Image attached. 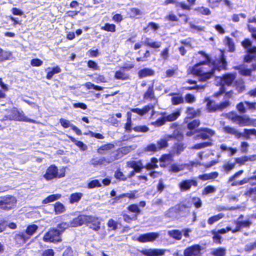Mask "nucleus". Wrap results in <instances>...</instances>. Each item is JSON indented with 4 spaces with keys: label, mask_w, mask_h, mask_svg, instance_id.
Wrapping results in <instances>:
<instances>
[{
    "label": "nucleus",
    "mask_w": 256,
    "mask_h": 256,
    "mask_svg": "<svg viewBox=\"0 0 256 256\" xmlns=\"http://www.w3.org/2000/svg\"><path fill=\"white\" fill-rule=\"evenodd\" d=\"M198 53L203 55L206 60L194 65L192 70V73L198 76L200 81H206L212 78L216 70L220 71L226 68L227 62L222 52L220 58L216 60L212 63L209 56L204 52L200 51Z\"/></svg>",
    "instance_id": "obj_1"
},
{
    "label": "nucleus",
    "mask_w": 256,
    "mask_h": 256,
    "mask_svg": "<svg viewBox=\"0 0 256 256\" xmlns=\"http://www.w3.org/2000/svg\"><path fill=\"white\" fill-rule=\"evenodd\" d=\"M144 99L153 100L155 101L154 104H150L148 106H145L142 109L138 108H132L131 112L138 114L142 116L147 114L150 110H152L151 116L153 117L155 111L154 110V108L157 103V100L154 96V90L153 86H149L147 91L145 92L144 96Z\"/></svg>",
    "instance_id": "obj_2"
},
{
    "label": "nucleus",
    "mask_w": 256,
    "mask_h": 256,
    "mask_svg": "<svg viewBox=\"0 0 256 256\" xmlns=\"http://www.w3.org/2000/svg\"><path fill=\"white\" fill-rule=\"evenodd\" d=\"M65 176V168L60 169V172L58 173V168L54 164L50 166L46 170L44 177L48 180L55 178H60Z\"/></svg>",
    "instance_id": "obj_3"
},
{
    "label": "nucleus",
    "mask_w": 256,
    "mask_h": 256,
    "mask_svg": "<svg viewBox=\"0 0 256 256\" xmlns=\"http://www.w3.org/2000/svg\"><path fill=\"white\" fill-rule=\"evenodd\" d=\"M242 44L246 49L248 53L244 56V60L246 62H250L255 57L254 54L256 53V46L252 47V42L248 39H245Z\"/></svg>",
    "instance_id": "obj_4"
},
{
    "label": "nucleus",
    "mask_w": 256,
    "mask_h": 256,
    "mask_svg": "<svg viewBox=\"0 0 256 256\" xmlns=\"http://www.w3.org/2000/svg\"><path fill=\"white\" fill-rule=\"evenodd\" d=\"M16 200L14 196H8L0 197V208L4 210L12 209L16 204Z\"/></svg>",
    "instance_id": "obj_5"
},
{
    "label": "nucleus",
    "mask_w": 256,
    "mask_h": 256,
    "mask_svg": "<svg viewBox=\"0 0 256 256\" xmlns=\"http://www.w3.org/2000/svg\"><path fill=\"white\" fill-rule=\"evenodd\" d=\"M60 232L56 229H52L44 236L43 240L46 242H58L62 240Z\"/></svg>",
    "instance_id": "obj_6"
},
{
    "label": "nucleus",
    "mask_w": 256,
    "mask_h": 256,
    "mask_svg": "<svg viewBox=\"0 0 256 256\" xmlns=\"http://www.w3.org/2000/svg\"><path fill=\"white\" fill-rule=\"evenodd\" d=\"M236 73H228L223 76L222 77H216V80L217 84L222 85L230 86L236 79Z\"/></svg>",
    "instance_id": "obj_7"
},
{
    "label": "nucleus",
    "mask_w": 256,
    "mask_h": 256,
    "mask_svg": "<svg viewBox=\"0 0 256 256\" xmlns=\"http://www.w3.org/2000/svg\"><path fill=\"white\" fill-rule=\"evenodd\" d=\"M101 224V220L98 217L86 216V224L88 225L89 228L92 229L98 232L100 230Z\"/></svg>",
    "instance_id": "obj_8"
},
{
    "label": "nucleus",
    "mask_w": 256,
    "mask_h": 256,
    "mask_svg": "<svg viewBox=\"0 0 256 256\" xmlns=\"http://www.w3.org/2000/svg\"><path fill=\"white\" fill-rule=\"evenodd\" d=\"M197 131L198 134L194 137L195 140H198L199 138L210 140V138L215 134L214 130L208 128H200L198 129Z\"/></svg>",
    "instance_id": "obj_9"
},
{
    "label": "nucleus",
    "mask_w": 256,
    "mask_h": 256,
    "mask_svg": "<svg viewBox=\"0 0 256 256\" xmlns=\"http://www.w3.org/2000/svg\"><path fill=\"white\" fill-rule=\"evenodd\" d=\"M202 248L199 244H194L186 248L184 251V256H202Z\"/></svg>",
    "instance_id": "obj_10"
},
{
    "label": "nucleus",
    "mask_w": 256,
    "mask_h": 256,
    "mask_svg": "<svg viewBox=\"0 0 256 256\" xmlns=\"http://www.w3.org/2000/svg\"><path fill=\"white\" fill-rule=\"evenodd\" d=\"M126 166L128 168L134 169L128 176V178H132L134 176L135 172H140L143 168L142 164L140 161H128L126 162Z\"/></svg>",
    "instance_id": "obj_11"
},
{
    "label": "nucleus",
    "mask_w": 256,
    "mask_h": 256,
    "mask_svg": "<svg viewBox=\"0 0 256 256\" xmlns=\"http://www.w3.org/2000/svg\"><path fill=\"white\" fill-rule=\"evenodd\" d=\"M116 158L114 156H108L107 157L102 156L100 158H93L91 160V164L94 166L98 165H104L106 166L114 161Z\"/></svg>",
    "instance_id": "obj_12"
},
{
    "label": "nucleus",
    "mask_w": 256,
    "mask_h": 256,
    "mask_svg": "<svg viewBox=\"0 0 256 256\" xmlns=\"http://www.w3.org/2000/svg\"><path fill=\"white\" fill-rule=\"evenodd\" d=\"M180 112L172 113L166 116H163L162 118L158 119L156 122H152V124L157 126H160L164 125L166 120L170 122L175 120L180 116Z\"/></svg>",
    "instance_id": "obj_13"
},
{
    "label": "nucleus",
    "mask_w": 256,
    "mask_h": 256,
    "mask_svg": "<svg viewBox=\"0 0 256 256\" xmlns=\"http://www.w3.org/2000/svg\"><path fill=\"white\" fill-rule=\"evenodd\" d=\"M178 186L181 191H186L190 190L192 186H197L198 182L194 179L186 180L180 182Z\"/></svg>",
    "instance_id": "obj_14"
},
{
    "label": "nucleus",
    "mask_w": 256,
    "mask_h": 256,
    "mask_svg": "<svg viewBox=\"0 0 256 256\" xmlns=\"http://www.w3.org/2000/svg\"><path fill=\"white\" fill-rule=\"evenodd\" d=\"M159 236L158 232H149L140 235L138 240L140 242H152Z\"/></svg>",
    "instance_id": "obj_15"
},
{
    "label": "nucleus",
    "mask_w": 256,
    "mask_h": 256,
    "mask_svg": "<svg viewBox=\"0 0 256 256\" xmlns=\"http://www.w3.org/2000/svg\"><path fill=\"white\" fill-rule=\"evenodd\" d=\"M166 250L157 248L144 249L140 252L146 256H162L164 255Z\"/></svg>",
    "instance_id": "obj_16"
},
{
    "label": "nucleus",
    "mask_w": 256,
    "mask_h": 256,
    "mask_svg": "<svg viewBox=\"0 0 256 256\" xmlns=\"http://www.w3.org/2000/svg\"><path fill=\"white\" fill-rule=\"evenodd\" d=\"M176 133H178V132L175 131L172 135H166L164 138L158 141L156 146L158 148V150L168 147V142L170 138H177L175 134Z\"/></svg>",
    "instance_id": "obj_17"
},
{
    "label": "nucleus",
    "mask_w": 256,
    "mask_h": 256,
    "mask_svg": "<svg viewBox=\"0 0 256 256\" xmlns=\"http://www.w3.org/2000/svg\"><path fill=\"white\" fill-rule=\"evenodd\" d=\"M14 120L18 121L28 122L32 123H35L36 120L28 118L24 114L22 111L18 110H14Z\"/></svg>",
    "instance_id": "obj_18"
},
{
    "label": "nucleus",
    "mask_w": 256,
    "mask_h": 256,
    "mask_svg": "<svg viewBox=\"0 0 256 256\" xmlns=\"http://www.w3.org/2000/svg\"><path fill=\"white\" fill-rule=\"evenodd\" d=\"M222 130L225 134L234 135L238 138H240L242 136V132H239L238 130L233 127L224 126L222 128Z\"/></svg>",
    "instance_id": "obj_19"
},
{
    "label": "nucleus",
    "mask_w": 256,
    "mask_h": 256,
    "mask_svg": "<svg viewBox=\"0 0 256 256\" xmlns=\"http://www.w3.org/2000/svg\"><path fill=\"white\" fill-rule=\"evenodd\" d=\"M234 224H236V228L232 230V233H236L237 232H238L242 228H249L252 224V222L249 220L242 221L236 220L234 222Z\"/></svg>",
    "instance_id": "obj_20"
},
{
    "label": "nucleus",
    "mask_w": 256,
    "mask_h": 256,
    "mask_svg": "<svg viewBox=\"0 0 256 256\" xmlns=\"http://www.w3.org/2000/svg\"><path fill=\"white\" fill-rule=\"evenodd\" d=\"M86 216H80L70 222V227H76L86 224Z\"/></svg>",
    "instance_id": "obj_21"
},
{
    "label": "nucleus",
    "mask_w": 256,
    "mask_h": 256,
    "mask_svg": "<svg viewBox=\"0 0 256 256\" xmlns=\"http://www.w3.org/2000/svg\"><path fill=\"white\" fill-rule=\"evenodd\" d=\"M169 96H172V103L174 105H178L184 102V99L182 96L178 94L170 93Z\"/></svg>",
    "instance_id": "obj_22"
},
{
    "label": "nucleus",
    "mask_w": 256,
    "mask_h": 256,
    "mask_svg": "<svg viewBox=\"0 0 256 256\" xmlns=\"http://www.w3.org/2000/svg\"><path fill=\"white\" fill-rule=\"evenodd\" d=\"M154 74V71L151 68H144L138 72V76L140 78L150 76Z\"/></svg>",
    "instance_id": "obj_23"
},
{
    "label": "nucleus",
    "mask_w": 256,
    "mask_h": 256,
    "mask_svg": "<svg viewBox=\"0 0 256 256\" xmlns=\"http://www.w3.org/2000/svg\"><path fill=\"white\" fill-rule=\"evenodd\" d=\"M178 208L176 206H174L167 210L165 212L164 216L166 218H174L178 217Z\"/></svg>",
    "instance_id": "obj_24"
},
{
    "label": "nucleus",
    "mask_w": 256,
    "mask_h": 256,
    "mask_svg": "<svg viewBox=\"0 0 256 256\" xmlns=\"http://www.w3.org/2000/svg\"><path fill=\"white\" fill-rule=\"evenodd\" d=\"M29 239V236L24 232H20L15 236L16 242L20 244H24Z\"/></svg>",
    "instance_id": "obj_25"
},
{
    "label": "nucleus",
    "mask_w": 256,
    "mask_h": 256,
    "mask_svg": "<svg viewBox=\"0 0 256 256\" xmlns=\"http://www.w3.org/2000/svg\"><path fill=\"white\" fill-rule=\"evenodd\" d=\"M114 146V144H104L98 149L97 152L100 154H106L108 150L112 149Z\"/></svg>",
    "instance_id": "obj_26"
},
{
    "label": "nucleus",
    "mask_w": 256,
    "mask_h": 256,
    "mask_svg": "<svg viewBox=\"0 0 256 256\" xmlns=\"http://www.w3.org/2000/svg\"><path fill=\"white\" fill-rule=\"evenodd\" d=\"M144 44L152 48H158L160 47L162 43L160 42H154L150 38H146Z\"/></svg>",
    "instance_id": "obj_27"
},
{
    "label": "nucleus",
    "mask_w": 256,
    "mask_h": 256,
    "mask_svg": "<svg viewBox=\"0 0 256 256\" xmlns=\"http://www.w3.org/2000/svg\"><path fill=\"white\" fill-rule=\"evenodd\" d=\"M12 56V52L4 50L0 48V62L10 60Z\"/></svg>",
    "instance_id": "obj_28"
},
{
    "label": "nucleus",
    "mask_w": 256,
    "mask_h": 256,
    "mask_svg": "<svg viewBox=\"0 0 256 256\" xmlns=\"http://www.w3.org/2000/svg\"><path fill=\"white\" fill-rule=\"evenodd\" d=\"M168 234L170 236L177 240H180L182 238V232L178 230H168Z\"/></svg>",
    "instance_id": "obj_29"
},
{
    "label": "nucleus",
    "mask_w": 256,
    "mask_h": 256,
    "mask_svg": "<svg viewBox=\"0 0 256 256\" xmlns=\"http://www.w3.org/2000/svg\"><path fill=\"white\" fill-rule=\"evenodd\" d=\"M244 194L252 200H256V187L248 188Z\"/></svg>",
    "instance_id": "obj_30"
},
{
    "label": "nucleus",
    "mask_w": 256,
    "mask_h": 256,
    "mask_svg": "<svg viewBox=\"0 0 256 256\" xmlns=\"http://www.w3.org/2000/svg\"><path fill=\"white\" fill-rule=\"evenodd\" d=\"M184 164H173L169 168V171L172 172H178L184 168Z\"/></svg>",
    "instance_id": "obj_31"
},
{
    "label": "nucleus",
    "mask_w": 256,
    "mask_h": 256,
    "mask_svg": "<svg viewBox=\"0 0 256 256\" xmlns=\"http://www.w3.org/2000/svg\"><path fill=\"white\" fill-rule=\"evenodd\" d=\"M61 197L60 194H54L49 196L42 200V204H46L60 199Z\"/></svg>",
    "instance_id": "obj_32"
},
{
    "label": "nucleus",
    "mask_w": 256,
    "mask_h": 256,
    "mask_svg": "<svg viewBox=\"0 0 256 256\" xmlns=\"http://www.w3.org/2000/svg\"><path fill=\"white\" fill-rule=\"evenodd\" d=\"M186 112L188 118H192L200 115V111L198 110H196L194 108H188Z\"/></svg>",
    "instance_id": "obj_33"
},
{
    "label": "nucleus",
    "mask_w": 256,
    "mask_h": 256,
    "mask_svg": "<svg viewBox=\"0 0 256 256\" xmlns=\"http://www.w3.org/2000/svg\"><path fill=\"white\" fill-rule=\"evenodd\" d=\"M83 194L80 192H76L71 194L70 202V204L78 202L82 196Z\"/></svg>",
    "instance_id": "obj_34"
},
{
    "label": "nucleus",
    "mask_w": 256,
    "mask_h": 256,
    "mask_svg": "<svg viewBox=\"0 0 256 256\" xmlns=\"http://www.w3.org/2000/svg\"><path fill=\"white\" fill-rule=\"evenodd\" d=\"M207 108L210 112H214L216 110H219L218 104H216L215 102L210 100L207 104Z\"/></svg>",
    "instance_id": "obj_35"
},
{
    "label": "nucleus",
    "mask_w": 256,
    "mask_h": 256,
    "mask_svg": "<svg viewBox=\"0 0 256 256\" xmlns=\"http://www.w3.org/2000/svg\"><path fill=\"white\" fill-rule=\"evenodd\" d=\"M250 135L256 136V130L255 129H244V132H242V136L246 139H249Z\"/></svg>",
    "instance_id": "obj_36"
},
{
    "label": "nucleus",
    "mask_w": 256,
    "mask_h": 256,
    "mask_svg": "<svg viewBox=\"0 0 256 256\" xmlns=\"http://www.w3.org/2000/svg\"><path fill=\"white\" fill-rule=\"evenodd\" d=\"M38 228V226L34 224L30 225L27 227L25 233L29 236V238L36 232Z\"/></svg>",
    "instance_id": "obj_37"
},
{
    "label": "nucleus",
    "mask_w": 256,
    "mask_h": 256,
    "mask_svg": "<svg viewBox=\"0 0 256 256\" xmlns=\"http://www.w3.org/2000/svg\"><path fill=\"white\" fill-rule=\"evenodd\" d=\"M216 192V188L212 186H208L204 188L202 191V196H206L210 194H214Z\"/></svg>",
    "instance_id": "obj_38"
},
{
    "label": "nucleus",
    "mask_w": 256,
    "mask_h": 256,
    "mask_svg": "<svg viewBox=\"0 0 256 256\" xmlns=\"http://www.w3.org/2000/svg\"><path fill=\"white\" fill-rule=\"evenodd\" d=\"M252 118L248 116H242L240 126H251Z\"/></svg>",
    "instance_id": "obj_39"
},
{
    "label": "nucleus",
    "mask_w": 256,
    "mask_h": 256,
    "mask_svg": "<svg viewBox=\"0 0 256 256\" xmlns=\"http://www.w3.org/2000/svg\"><path fill=\"white\" fill-rule=\"evenodd\" d=\"M224 216V215L222 214H219L217 215L212 216L208 218V222L209 224L212 225L222 218Z\"/></svg>",
    "instance_id": "obj_40"
},
{
    "label": "nucleus",
    "mask_w": 256,
    "mask_h": 256,
    "mask_svg": "<svg viewBox=\"0 0 256 256\" xmlns=\"http://www.w3.org/2000/svg\"><path fill=\"white\" fill-rule=\"evenodd\" d=\"M226 250L224 248H219L214 249L212 252L214 256H224L226 254Z\"/></svg>",
    "instance_id": "obj_41"
},
{
    "label": "nucleus",
    "mask_w": 256,
    "mask_h": 256,
    "mask_svg": "<svg viewBox=\"0 0 256 256\" xmlns=\"http://www.w3.org/2000/svg\"><path fill=\"white\" fill-rule=\"evenodd\" d=\"M114 76L118 80H126L129 78V76L127 74L121 71L116 72Z\"/></svg>",
    "instance_id": "obj_42"
},
{
    "label": "nucleus",
    "mask_w": 256,
    "mask_h": 256,
    "mask_svg": "<svg viewBox=\"0 0 256 256\" xmlns=\"http://www.w3.org/2000/svg\"><path fill=\"white\" fill-rule=\"evenodd\" d=\"M54 211L56 214H59L65 211V208L62 204L57 202L54 204Z\"/></svg>",
    "instance_id": "obj_43"
},
{
    "label": "nucleus",
    "mask_w": 256,
    "mask_h": 256,
    "mask_svg": "<svg viewBox=\"0 0 256 256\" xmlns=\"http://www.w3.org/2000/svg\"><path fill=\"white\" fill-rule=\"evenodd\" d=\"M160 28V26L158 24L150 22L148 24V26L146 28H144V30L145 32H148L149 30V29H151L153 30L154 31H156L158 30Z\"/></svg>",
    "instance_id": "obj_44"
},
{
    "label": "nucleus",
    "mask_w": 256,
    "mask_h": 256,
    "mask_svg": "<svg viewBox=\"0 0 256 256\" xmlns=\"http://www.w3.org/2000/svg\"><path fill=\"white\" fill-rule=\"evenodd\" d=\"M61 72V69L58 66L54 67L52 68V70L50 72H48L46 78L48 80H50L52 78L53 76L56 74H58Z\"/></svg>",
    "instance_id": "obj_45"
},
{
    "label": "nucleus",
    "mask_w": 256,
    "mask_h": 256,
    "mask_svg": "<svg viewBox=\"0 0 256 256\" xmlns=\"http://www.w3.org/2000/svg\"><path fill=\"white\" fill-rule=\"evenodd\" d=\"M224 42L228 46L230 52H232L234 50V43L232 38L228 37H226L225 38Z\"/></svg>",
    "instance_id": "obj_46"
},
{
    "label": "nucleus",
    "mask_w": 256,
    "mask_h": 256,
    "mask_svg": "<svg viewBox=\"0 0 256 256\" xmlns=\"http://www.w3.org/2000/svg\"><path fill=\"white\" fill-rule=\"evenodd\" d=\"M200 124V122L198 120H194L188 124V128L189 130H194Z\"/></svg>",
    "instance_id": "obj_47"
},
{
    "label": "nucleus",
    "mask_w": 256,
    "mask_h": 256,
    "mask_svg": "<svg viewBox=\"0 0 256 256\" xmlns=\"http://www.w3.org/2000/svg\"><path fill=\"white\" fill-rule=\"evenodd\" d=\"M210 146H212V142H207L196 144L192 146V148L199 150Z\"/></svg>",
    "instance_id": "obj_48"
},
{
    "label": "nucleus",
    "mask_w": 256,
    "mask_h": 256,
    "mask_svg": "<svg viewBox=\"0 0 256 256\" xmlns=\"http://www.w3.org/2000/svg\"><path fill=\"white\" fill-rule=\"evenodd\" d=\"M101 29L108 32H114L116 31V26L114 24H106L104 26H102Z\"/></svg>",
    "instance_id": "obj_49"
},
{
    "label": "nucleus",
    "mask_w": 256,
    "mask_h": 256,
    "mask_svg": "<svg viewBox=\"0 0 256 256\" xmlns=\"http://www.w3.org/2000/svg\"><path fill=\"white\" fill-rule=\"evenodd\" d=\"M196 10L202 14L208 16L211 14L209 8L204 6L198 8Z\"/></svg>",
    "instance_id": "obj_50"
},
{
    "label": "nucleus",
    "mask_w": 256,
    "mask_h": 256,
    "mask_svg": "<svg viewBox=\"0 0 256 256\" xmlns=\"http://www.w3.org/2000/svg\"><path fill=\"white\" fill-rule=\"evenodd\" d=\"M244 105H246L244 104V102H241L237 104L236 109L240 113L245 114L246 112H247L246 106V107L244 106Z\"/></svg>",
    "instance_id": "obj_51"
},
{
    "label": "nucleus",
    "mask_w": 256,
    "mask_h": 256,
    "mask_svg": "<svg viewBox=\"0 0 256 256\" xmlns=\"http://www.w3.org/2000/svg\"><path fill=\"white\" fill-rule=\"evenodd\" d=\"M172 156L170 154H164L161 157L160 160L163 162H170L173 160Z\"/></svg>",
    "instance_id": "obj_52"
},
{
    "label": "nucleus",
    "mask_w": 256,
    "mask_h": 256,
    "mask_svg": "<svg viewBox=\"0 0 256 256\" xmlns=\"http://www.w3.org/2000/svg\"><path fill=\"white\" fill-rule=\"evenodd\" d=\"M145 151L146 152H154L158 150V148L156 144H152L148 145L145 148Z\"/></svg>",
    "instance_id": "obj_53"
},
{
    "label": "nucleus",
    "mask_w": 256,
    "mask_h": 256,
    "mask_svg": "<svg viewBox=\"0 0 256 256\" xmlns=\"http://www.w3.org/2000/svg\"><path fill=\"white\" fill-rule=\"evenodd\" d=\"M158 160L156 158H152L151 160V163L148 164H147L146 168L148 170H152L158 167L156 164L158 162Z\"/></svg>",
    "instance_id": "obj_54"
},
{
    "label": "nucleus",
    "mask_w": 256,
    "mask_h": 256,
    "mask_svg": "<svg viewBox=\"0 0 256 256\" xmlns=\"http://www.w3.org/2000/svg\"><path fill=\"white\" fill-rule=\"evenodd\" d=\"M133 130L136 132H146L149 130L148 127L145 126H138L133 128Z\"/></svg>",
    "instance_id": "obj_55"
},
{
    "label": "nucleus",
    "mask_w": 256,
    "mask_h": 256,
    "mask_svg": "<svg viewBox=\"0 0 256 256\" xmlns=\"http://www.w3.org/2000/svg\"><path fill=\"white\" fill-rule=\"evenodd\" d=\"M184 147L182 144H177L174 147V152L179 154L184 150Z\"/></svg>",
    "instance_id": "obj_56"
},
{
    "label": "nucleus",
    "mask_w": 256,
    "mask_h": 256,
    "mask_svg": "<svg viewBox=\"0 0 256 256\" xmlns=\"http://www.w3.org/2000/svg\"><path fill=\"white\" fill-rule=\"evenodd\" d=\"M60 124L64 128H68L69 127L72 128L73 124H70V122L68 120L60 118Z\"/></svg>",
    "instance_id": "obj_57"
},
{
    "label": "nucleus",
    "mask_w": 256,
    "mask_h": 256,
    "mask_svg": "<svg viewBox=\"0 0 256 256\" xmlns=\"http://www.w3.org/2000/svg\"><path fill=\"white\" fill-rule=\"evenodd\" d=\"M244 104L246 106V109L254 111L256 110V102H250L245 101Z\"/></svg>",
    "instance_id": "obj_58"
},
{
    "label": "nucleus",
    "mask_w": 256,
    "mask_h": 256,
    "mask_svg": "<svg viewBox=\"0 0 256 256\" xmlns=\"http://www.w3.org/2000/svg\"><path fill=\"white\" fill-rule=\"evenodd\" d=\"M160 56L162 60H166L169 56V48H166L162 51Z\"/></svg>",
    "instance_id": "obj_59"
},
{
    "label": "nucleus",
    "mask_w": 256,
    "mask_h": 256,
    "mask_svg": "<svg viewBox=\"0 0 256 256\" xmlns=\"http://www.w3.org/2000/svg\"><path fill=\"white\" fill-rule=\"evenodd\" d=\"M101 186V184L98 180H95L91 181L88 184V188H92L96 187H100Z\"/></svg>",
    "instance_id": "obj_60"
},
{
    "label": "nucleus",
    "mask_w": 256,
    "mask_h": 256,
    "mask_svg": "<svg viewBox=\"0 0 256 256\" xmlns=\"http://www.w3.org/2000/svg\"><path fill=\"white\" fill-rule=\"evenodd\" d=\"M221 1L222 0H208L209 6L212 8H217Z\"/></svg>",
    "instance_id": "obj_61"
},
{
    "label": "nucleus",
    "mask_w": 256,
    "mask_h": 256,
    "mask_svg": "<svg viewBox=\"0 0 256 256\" xmlns=\"http://www.w3.org/2000/svg\"><path fill=\"white\" fill-rule=\"evenodd\" d=\"M212 234H213V239L214 241L217 243H220V239L222 236H220V234L218 232V231H212Z\"/></svg>",
    "instance_id": "obj_62"
},
{
    "label": "nucleus",
    "mask_w": 256,
    "mask_h": 256,
    "mask_svg": "<svg viewBox=\"0 0 256 256\" xmlns=\"http://www.w3.org/2000/svg\"><path fill=\"white\" fill-rule=\"evenodd\" d=\"M108 121L114 126H118L119 121L114 118V114L110 115Z\"/></svg>",
    "instance_id": "obj_63"
},
{
    "label": "nucleus",
    "mask_w": 256,
    "mask_h": 256,
    "mask_svg": "<svg viewBox=\"0 0 256 256\" xmlns=\"http://www.w3.org/2000/svg\"><path fill=\"white\" fill-rule=\"evenodd\" d=\"M230 106V102L228 100H226L218 104L219 110L221 111Z\"/></svg>",
    "instance_id": "obj_64"
}]
</instances>
